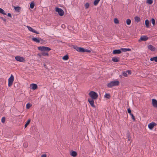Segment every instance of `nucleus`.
Returning <instances> with one entry per match:
<instances>
[{
	"mask_svg": "<svg viewBox=\"0 0 157 157\" xmlns=\"http://www.w3.org/2000/svg\"><path fill=\"white\" fill-rule=\"evenodd\" d=\"M38 49L39 50L42 52V56H48V52L51 50L50 48L44 46L39 47L38 48Z\"/></svg>",
	"mask_w": 157,
	"mask_h": 157,
	"instance_id": "f257e3e1",
	"label": "nucleus"
},
{
	"mask_svg": "<svg viewBox=\"0 0 157 157\" xmlns=\"http://www.w3.org/2000/svg\"><path fill=\"white\" fill-rule=\"evenodd\" d=\"M119 84V82L118 81H114L110 82L107 85V86L109 88H111L113 86H118Z\"/></svg>",
	"mask_w": 157,
	"mask_h": 157,
	"instance_id": "f03ea898",
	"label": "nucleus"
},
{
	"mask_svg": "<svg viewBox=\"0 0 157 157\" xmlns=\"http://www.w3.org/2000/svg\"><path fill=\"white\" fill-rule=\"evenodd\" d=\"M89 96L92 99H96L98 97V94L95 92L91 91L89 94Z\"/></svg>",
	"mask_w": 157,
	"mask_h": 157,
	"instance_id": "7ed1b4c3",
	"label": "nucleus"
},
{
	"mask_svg": "<svg viewBox=\"0 0 157 157\" xmlns=\"http://www.w3.org/2000/svg\"><path fill=\"white\" fill-rule=\"evenodd\" d=\"M56 11L58 12L59 15L61 16H63L64 14L63 11L61 8L56 7Z\"/></svg>",
	"mask_w": 157,
	"mask_h": 157,
	"instance_id": "20e7f679",
	"label": "nucleus"
},
{
	"mask_svg": "<svg viewBox=\"0 0 157 157\" xmlns=\"http://www.w3.org/2000/svg\"><path fill=\"white\" fill-rule=\"evenodd\" d=\"M14 78L12 75H11L10 77L8 79V86L9 87L11 86L13 83L14 81Z\"/></svg>",
	"mask_w": 157,
	"mask_h": 157,
	"instance_id": "39448f33",
	"label": "nucleus"
},
{
	"mask_svg": "<svg viewBox=\"0 0 157 157\" xmlns=\"http://www.w3.org/2000/svg\"><path fill=\"white\" fill-rule=\"evenodd\" d=\"M15 59L16 60L20 62H23L25 61V59L21 56H16L15 57Z\"/></svg>",
	"mask_w": 157,
	"mask_h": 157,
	"instance_id": "423d86ee",
	"label": "nucleus"
},
{
	"mask_svg": "<svg viewBox=\"0 0 157 157\" xmlns=\"http://www.w3.org/2000/svg\"><path fill=\"white\" fill-rule=\"evenodd\" d=\"M157 124L154 122H152L148 124V127L151 130L153 129L155 126H156Z\"/></svg>",
	"mask_w": 157,
	"mask_h": 157,
	"instance_id": "0eeeda50",
	"label": "nucleus"
},
{
	"mask_svg": "<svg viewBox=\"0 0 157 157\" xmlns=\"http://www.w3.org/2000/svg\"><path fill=\"white\" fill-rule=\"evenodd\" d=\"M74 48L78 52H84V48H83L75 46L74 47Z\"/></svg>",
	"mask_w": 157,
	"mask_h": 157,
	"instance_id": "6e6552de",
	"label": "nucleus"
},
{
	"mask_svg": "<svg viewBox=\"0 0 157 157\" xmlns=\"http://www.w3.org/2000/svg\"><path fill=\"white\" fill-rule=\"evenodd\" d=\"M148 37L146 36H141L140 39L139 40V41H145L147 40L148 39Z\"/></svg>",
	"mask_w": 157,
	"mask_h": 157,
	"instance_id": "1a4fd4ad",
	"label": "nucleus"
},
{
	"mask_svg": "<svg viewBox=\"0 0 157 157\" xmlns=\"http://www.w3.org/2000/svg\"><path fill=\"white\" fill-rule=\"evenodd\" d=\"M27 27L29 31L32 32L33 33H36L37 34H39L40 33L39 32H37L36 31L33 29L32 27L29 26H27Z\"/></svg>",
	"mask_w": 157,
	"mask_h": 157,
	"instance_id": "9d476101",
	"label": "nucleus"
},
{
	"mask_svg": "<svg viewBox=\"0 0 157 157\" xmlns=\"http://www.w3.org/2000/svg\"><path fill=\"white\" fill-rule=\"evenodd\" d=\"M93 100L92 99L89 98L88 99V101L92 107H95V106L94 104V102Z\"/></svg>",
	"mask_w": 157,
	"mask_h": 157,
	"instance_id": "9b49d317",
	"label": "nucleus"
},
{
	"mask_svg": "<svg viewBox=\"0 0 157 157\" xmlns=\"http://www.w3.org/2000/svg\"><path fill=\"white\" fill-rule=\"evenodd\" d=\"M32 40L33 41L37 43H39L40 41H42L43 40L41 38L38 39L36 37H33L32 38Z\"/></svg>",
	"mask_w": 157,
	"mask_h": 157,
	"instance_id": "f8f14e48",
	"label": "nucleus"
},
{
	"mask_svg": "<svg viewBox=\"0 0 157 157\" xmlns=\"http://www.w3.org/2000/svg\"><path fill=\"white\" fill-rule=\"evenodd\" d=\"M152 104L153 106L155 108L157 107V101L155 99H152Z\"/></svg>",
	"mask_w": 157,
	"mask_h": 157,
	"instance_id": "ddd939ff",
	"label": "nucleus"
},
{
	"mask_svg": "<svg viewBox=\"0 0 157 157\" xmlns=\"http://www.w3.org/2000/svg\"><path fill=\"white\" fill-rule=\"evenodd\" d=\"M121 53L120 49H116L113 51V54H120Z\"/></svg>",
	"mask_w": 157,
	"mask_h": 157,
	"instance_id": "4468645a",
	"label": "nucleus"
},
{
	"mask_svg": "<svg viewBox=\"0 0 157 157\" xmlns=\"http://www.w3.org/2000/svg\"><path fill=\"white\" fill-rule=\"evenodd\" d=\"M30 86L31 87V89L34 90L38 88L37 85L35 84L32 83L30 84Z\"/></svg>",
	"mask_w": 157,
	"mask_h": 157,
	"instance_id": "2eb2a0df",
	"label": "nucleus"
},
{
	"mask_svg": "<svg viewBox=\"0 0 157 157\" xmlns=\"http://www.w3.org/2000/svg\"><path fill=\"white\" fill-rule=\"evenodd\" d=\"M112 60L114 62H118L120 61V58L117 57H113Z\"/></svg>",
	"mask_w": 157,
	"mask_h": 157,
	"instance_id": "dca6fc26",
	"label": "nucleus"
},
{
	"mask_svg": "<svg viewBox=\"0 0 157 157\" xmlns=\"http://www.w3.org/2000/svg\"><path fill=\"white\" fill-rule=\"evenodd\" d=\"M148 48L152 51H154L155 50V48L151 45H149L148 46Z\"/></svg>",
	"mask_w": 157,
	"mask_h": 157,
	"instance_id": "f3484780",
	"label": "nucleus"
},
{
	"mask_svg": "<svg viewBox=\"0 0 157 157\" xmlns=\"http://www.w3.org/2000/svg\"><path fill=\"white\" fill-rule=\"evenodd\" d=\"M120 50H121V52H125L131 51V49L130 48H121Z\"/></svg>",
	"mask_w": 157,
	"mask_h": 157,
	"instance_id": "a211bd4d",
	"label": "nucleus"
},
{
	"mask_svg": "<svg viewBox=\"0 0 157 157\" xmlns=\"http://www.w3.org/2000/svg\"><path fill=\"white\" fill-rule=\"evenodd\" d=\"M145 23L146 27L148 28L149 26V20L147 19L145 21Z\"/></svg>",
	"mask_w": 157,
	"mask_h": 157,
	"instance_id": "6ab92c4d",
	"label": "nucleus"
},
{
	"mask_svg": "<svg viewBox=\"0 0 157 157\" xmlns=\"http://www.w3.org/2000/svg\"><path fill=\"white\" fill-rule=\"evenodd\" d=\"M71 155L73 157H76L77 155V152L75 151H72L71 154Z\"/></svg>",
	"mask_w": 157,
	"mask_h": 157,
	"instance_id": "aec40b11",
	"label": "nucleus"
},
{
	"mask_svg": "<svg viewBox=\"0 0 157 157\" xmlns=\"http://www.w3.org/2000/svg\"><path fill=\"white\" fill-rule=\"evenodd\" d=\"M135 20L137 22H138L140 21V18L138 16H136L135 17Z\"/></svg>",
	"mask_w": 157,
	"mask_h": 157,
	"instance_id": "412c9836",
	"label": "nucleus"
},
{
	"mask_svg": "<svg viewBox=\"0 0 157 157\" xmlns=\"http://www.w3.org/2000/svg\"><path fill=\"white\" fill-rule=\"evenodd\" d=\"M150 60L151 61H155V62H157V56L151 58Z\"/></svg>",
	"mask_w": 157,
	"mask_h": 157,
	"instance_id": "4be33fe9",
	"label": "nucleus"
},
{
	"mask_svg": "<svg viewBox=\"0 0 157 157\" xmlns=\"http://www.w3.org/2000/svg\"><path fill=\"white\" fill-rule=\"evenodd\" d=\"M35 4L34 2H31L30 4V6L31 9H33L34 7Z\"/></svg>",
	"mask_w": 157,
	"mask_h": 157,
	"instance_id": "5701e85b",
	"label": "nucleus"
},
{
	"mask_svg": "<svg viewBox=\"0 0 157 157\" xmlns=\"http://www.w3.org/2000/svg\"><path fill=\"white\" fill-rule=\"evenodd\" d=\"M104 97L108 99H109L110 97V96L109 94H106L104 95Z\"/></svg>",
	"mask_w": 157,
	"mask_h": 157,
	"instance_id": "b1692460",
	"label": "nucleus"
},
{
	"mask_svg": "<svg viewBox=\"0 0 157 157\" xmlns=\"http://www.w3.org/2000/svg\"><path fill=\"white\" fill-rule=\"evenodd\" d=\"M100 0H95L94 2V5L95 6H97Z\"/></svg>",
	"mask_w": 157,
	"mask_h": 157,
	"instance_id": "393cba45",
	"label": "nucleus"
},
{
	"mask_svg": "<svg viewBox=\"0 0 157 157\" xmlns=\"http://www.w3.org/2000/svg\"><path fill=\"white\" fill-rule=\"evenodd\" d=\"M69 58L68 56L67 55H66L64 56L63 57L62 59L63 60H66L68 59Z\"/></svg>",
	"mask_w": 157,
	"mask_h": 157,
	"instance_id": "a878e982",
	"label": "nucleus"
},
{
	"mask_svg": "<svg viewBox=\"0 0 157 157\" xmlns=\"http://www.w3.org/2000/svg\"><path fill=\"white\" fill-rule=\"evenodd\" d=\"M30 119H29L27 122L25 124V128H26L27 126L30 123Z\"/></svg>",
	"mask_w": 157,
	"mask_h": 157,
	"instance_id": "bb28decb",
	"label": "nucleus"
},
{
	"mask_svg": "<svg viewBox=\"0 0 157 157\" xmlns=\"http://www.w3.org/2000/svg\"><path fill=\"white\" fill-rule=\"evenodd\" d=\"M0 13L4 14L6 15V13L5 12V11L2 8H0Z\"/></svg>",
	"mask_w": 157,
	"mask_h": 157,
	"instance_id": "cd10ccee",
	"label": "nucleus"
},
{
	"mask_svg": "<svg viewBox=\"0 0 157 157\" xmlns=\"http://www.w3.org/2000/svg\"><path fill=\"white\" fill-rule=\"evenodd\" d=\"M131 23V20L130 19H128L126 20V23L127 25H129Z\"/></svg>",
	"mask_w": 157,
	"mask_h": 157,
	"instance_id": "c85d7f7f",
	"label": "nucleus"
},
{
	"mask_svg": "<svg viewBox=\"0 0 157 157\" xmlns=\"http://www.w3.org/2000/svg\"><path fill=\"white\" fill-rule=\"evenodd\" d=\"M32 105L30 103H28L26 105V107L27 109H29Z\"/></svg>",
	"mask_w": 157,
	"mask_h": 157,
	"instance_id": "c756f323",
	"label": "nucleus"
},
{
	"mask_svg": "<svg viewBox=\"0 0 157 157\" xmlns=\"http://www.w3.org/2000/svg\"><path fill=\"white\" fill-rule=\"evenodd\" d=\"M151 23H152L153 26H154L155 25V20L154 18H152L151 19Z\"/></svg>",
	"mask_w": 157,
	"mask_h": 157,
	"instance_id": "7c9ffc66",
	"label": "nucleus"
},
{
	"mask_svg": "<svg viewBox=\"0 0 157 157\" xmlns=\"http://www.w3.org/2000/svg\"><path fill=\"white\" fill-rule=\"evenodd\" d=\"M153 1L152 0H147V2L150 4H151L153 3Z\"/></svg>",
	"mask_w": 157,
	"mask_h": 157,
	"instance_id": "2f4dec72",
	"label": "nucleus"
},
{
	"mask_svg": "<svg viewBox=\"0 0 157 157\" xmlns=\"http://www.w3.org/2000/svg\"><path fill=\"white\" fill-rule=\"evenodd\" d=\"M114 22L116 24H118L119 23V21L118 19L117 18H115L114 19Z\"/></svg>",
	"mask_w": 157,
	"mask_h": 157,
	"instance_id": "473e14b6",
	"label": "nucleus"
},
{
	"mask_svg": "<svg viewBox=\"0 0 157 157\" xmlns=\"http://www.w3.org/2000/svg\"><path fill=\"white\" fill-rule=\"evenodd\" d=\"M5 117H3L2 118V120H1V121L2 123H4L5 122Z\"/></svg>",
	"mask_w": 157,
	"mask_h": 157,
	"instance_id": "72a5a7b5",
	"label": "nucleus"
},
{
	"mask_svg": "<svg viewBox=\"0 0 157 157\" xmlns=\"http://www.w3.org/2000/svg\"><path fill=\"white\" fill-rule=\"evenodd\" d=\"M89 6V4L88 3H86L85 5V7L86 9H87Z\"/></svg>",
	"mask_w": 157,
	"mask_h": 157,
	"instance_id": "f704fd0d",
	"label": "nucleus"
},
{
	"mask_svg": "<svg viewBox=\"0 0 157 157\" xmlns=\"http://www.w3.org/2000/svg\"><path fill=\"white\" fill-rule=\"evenodd\" d=\"M91 52L90 50L86 49H84V52H88L90 53Z\"/></svg>",
	"mask_w": 157,
	"mask_h": 157,
	"instance_id": "c9c22d12",
	"label": "nucleus"
},
{
	"mask_svg": "<svg viewBox=\"0 0 157 157\" xmlns=\"http://www.w3.org/2000/svg\"><path fill=\"white\" fill-rule=\"evenodd\" d=\"M14 9L16 10L19 11L20 10V7H15Z\"/></svg>",
	"mask_w": 157,
	"mask_h": 157,
	"instance_id": "e433bc0d",
	"label": "nucleus"
},
{
	"mask_svg": "<svg viewBox=\"0 0 157 157\" xmlns=\"http://www.w3.org/2000/svg\"><path fill=\"white\" fill-rule=\"evenodd\" d=\"M130 115L131 116L132 119L134 121L135 120V118L133 115L132 114H131Z\"/></svg>",
	"mask_w": 157,
	"mask_h": 157,
	"instance_id": "4c0bfd02",
	"label": "nucleus"
},
{
	"mask_svg": "<svg viewBox=\"0 0 157 157\" xmlns=\"http://www.w3.org/2000/svg\"><path fill=\"white\" fill-rule=\"evenodd\" d=\"M122 75L123 76H124V77H127V74L126 72H124L123 73Z\"/></svg>",
	"mask_w": 157,
	"mask_h": 157,
	"instance_id": "58836bf2",
	"label": "nucleus"
},
{
	"mask_svg": "<svg viewBox=\"0 0 157 157\" xmlns=\"http://www.w3.org/2000/svg\"><path fill=\"white\" fill-rule=\"evenodd\" d=\"M127 111L128 113L130 114V115H131V114H132L131 113V110L129 108L128 109Z\"/></svg>",
	"mask_w": 157,
	"mask_h": 157,
	"instance_id": "ea45409f",
	"label": "nucleus"
},
{
	"mask_svg": "<svg viewBox=\"0 0 157 157\" xmlns=\"http://www.w3.org/2000/svg\"><path fill=\"white\" fill-rule=\"evenodd\" d=\"M126 73H128V74H131V71L130 70H128L126 71Z\"/></svg>",
	"mask_w": 157,
	"mask_h": 157,
	"instance_id": "a19ab883",
	"label": "nucleus"
},
{
	"mask_svg": "<svg viewBox=\"0 0 157 157\" xmlns=\"http://www.w3.org/2000/svg\"><path fill=\"white\" fill-rule=\"evenodd\" d=\"M38 56L40 57V58H41L42 56V53H38Z\"/></svg>",
	"mask_w": 157,
	"mask_h": 157,
	"instance_id": "79ce46f5",
	"label": "nucleus"
},
{
	"mask_svg": "<svg viewBox=\"0 0 157 157\" xmlns=\"http://www.w3.org/2000/svg\"><path fill=\"white\" fill-rule=\"evenodd\" d=\"M1 19L3 20L4 21H6V18H4L3 17H1Z\"/></svg>",
	"mask_w": 157,
	"mask_h": 157,
	"instance_id": "37998d69",
	"label": "nucleus"
},
{
	"mask_svg": "<svg viewBox=\"0 0 157 157\" xmlns=\"http://www.w3.org/2000/svg\"><path fill=\"white\" fill-rule=\"evenodd\" d=\"M28 144L26 143L24 144V146L25 148L27 147H28Z\"/></svg>",
	"mask_w": 157,
	"mask_h": 157,
	"instance_id": "c03bdc74",
	"label": "nucleus"
},
{
	"mask_svg": "<svg viewBox=\"0 0 157 157\" xmlns=\"http://www.w3.org/2000/svg\"><path fill=\"white\" fill-rule=\"evenodd\" d=\"M41 157H46V155L45 154H44L41 156Z\"/></svg>",
	"mask_w": 157,
	"mask_h": 157,
	"instance_id": "a18cd8bd",
	"label": "nucleus"
},
{
	"mask_svg": "<svg viewBox=\"0 0 157 157\" xmlns=\"http://www.w3.org/2000/svg\"><path fill=\"white\" fill-rule=\"evenodd\" d=\"M7 15L8 16H9L10 17H11V14L9 13H8Z\"/></svg>",
	"mask_w": 157,
	"mask_h": 157,
	"instance_id": "49530a36",
	"label": "nucleus"
},
{
	"mask_svg": "<svg viewBox=\"0 0 157 157\" xmlns=\"http://www.w3.org/2000/svg\"><path fill=\"white\" fill-rule=\"evenodd\" d=\"M65 25H62V27H65Z\"/></svg>",
	"mask_w": 157,
	"mask_h": 157,
	"instance_id": "de8ad7c7",
	"label": "nucleus"
}]
</instances>
